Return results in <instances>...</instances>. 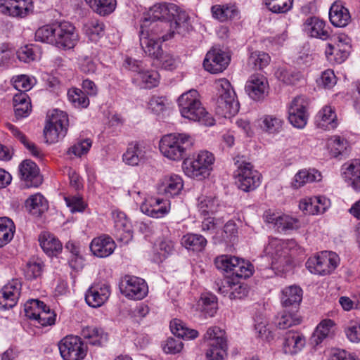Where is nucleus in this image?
<instances>
[{"mask_svg": "<svg viewBox=\"0 0 360 360\" xmlns=\"http://www.w3.org/2000/svg\"><path fill=\"white\" fill-rule=\"evenodd\" d=\"M329 19L334 26L344 27L350 22L351 16L349 10L340 2H335L330 8Z\"/></svg>", "mask_w": 360, "mask_h": 360, "instance_id": "obj_30", "label": "nucleus"}, {"mask_svg": "<svg viewBox=\"0 0 360 360\" xmlns=\"http://www.w3.org/2000/svg\"><path fill=\"white\" fill-rule=\"evenodd\" d=\"M144 19L150 20H171L175 25L176 32L184 36L188 32L190 25L188 16L185 12L178 11L174 4L160 3L151 7Z\"/></svg>", "mask_w": 360, "mask_h": 360, "instance_id": "obj_2", "label": "nucleus"}, {"mask_svg": "<svg viewBox=\"0 0 360 360\" xmlns=\"http://www.w3.org/2000/svg\"><path fill=\"white\" fill-rule=\"evenodd\" d=\"M58 348L64 360H82L86 355V347L78 336L65 337L59 342Z\"/></svg>", "mask_w": 360, "mask_h": 360, "instance_id": "obj_14", "label": "nucleus"}, {"mask_svg": "<svg viewBox=\"0 0 360 360\" xmlns=\"http://www.w3.org/2000/svg\"><path fill=\"white\" fill-rule=\"evenodd\" d=\"M214 160V156L212 153L202 150L192 160L184 161V172L191 178L202 180L210 176Z\"/></svg>", "mask_w": 360, "mask_h": 360, "instance_id": "obj_5", "label": "nucleus"}, {"mask_svg": "<svg viewBox=\"0 0 360 360\" xmlns=\"http://www.w3.org/2000/svg\"><path fill=\"white\" fill-rule=\"evenodd\" d=\"M175 243L173 240L167 238L163 239L158 245L157 254L154 257V261L162 262L168 257L175 252Z\"/></svg>", "mask_w": 360, "mask_h": 360, "instance_id": "obj_48", "label": "nucleus"}, {"mask_svg": "<svg viewBox=\"0 0 360 360\" xmlns=\"http://www.w3.org/2000/svg\"><path fill=\"white\" fill-rule=\"evenodd\" d=\"M15 227L8 217H0V248L8 244L13 238Z\"/></svg>", "mask_w": 360, "mask_h": 360, "instance_id": "obj_45", "label": "nucleus"}, {"mask_svg": "<svg viewBox=\"0 0 360 360\" xmlns=\"http://www.w3.org/2000/svg\"><path fill=\"white\" fill-rule=\"evenodd\" d=\"M219 96L217 101V111L222 116L231 117L239 111V103L229 81L225 78L218 81Z\"/></svg>", "mask_w": 360, "mask_h": 360, "instance_id": "obj_6", "label": "nucleus"}, {"mask_svg": "<svg viewBox=\"0 0 360 360\" xmlns=\"http://www.w3.org/2000/svg\"><path fill=\"white\" fill-rule=\"evenodd\" d=\"M86 3L96 13L105 16L114 11L116 0H85Z\"/></svg>", "mask_w": 360, "mask_h": 360, "instance_id": "obj_44", "label": "nucleus"}, {"mask_svg": "<svg viewBox=\"0 0 360 360\" xmlns=\"http://www.w3.org/2000/svg\"><path fill=\"white\" fill-rule=\"evenodd\" d=\"M56 29V23L39 27L35 32L36 41L54 45Z\"/></svg>", "mask_w": 360, "mask_h": 360, "instance_id": "obj_51", "label": "nucleus"}, {"mask_svg": "<svg viewBox=\"0 0 360 360\" xmlns=\"http://www.w3.org/2000/svg\"><path fill=\"white\" fill-rule=\"evenodd\" d=\"M264 3L272 13H285L292 8L293 0H264Z\"/></svg>", "mask_w": 360, "mask_h": 360, "instance_id": "obj_53", "label": "nucleus"}, {"mask_svg": "<svg viewBox=\"0 0 360 360\" xmlns=\"http://www.w3.org/2000/svg\"><path fill=\"white\" fill-rule=\"evenodd\" d=\"M114 231L113 235L117 240L128 243L133 238L131 224L127 218L125 213L115 212L113 213Z\"/></svg>", "mask_w": 360, "mask_h": 360, "instance_id": "obj_22", "label": "nucleus"}, {"mask_svg": "<svg viewBox=\"0 0 360 360\" xmlns=\"http://www.w3.org/2000/svg\"><path fill=\"white\" fill-rule=\"evenodd\" d=\"M206 238L200 234L188 233L181 238V244L186 249L200 252L207 245Z\"/></svg>", "mask_w": 360, "mask_h": 360, "instance_id": "obj_42", "label": "nucleus"}, {"mask_svg": "<svg viewBox=\"0 0 360 360\" xmlns=\"http://www.w3.org/2000/svg\"><path fill=\"white\" fill-rule=\"evenodd\" d=\"M68 98L75 107L85 108L89 105V99L85 93L77 88L70 89L67 94Z\"/></svg>", "mask_w": 360, "mask_h": 360, "instance_id": "obj_50", "label": "nucleus"}, {"mask_svg": "<svg viewBox=\"0 0 360 360\" xmlns=\"http://www.w3.org/2000/svg\"><path fill=\"white\" fill-rule=\"evenodd\" d=\"M270 60L271 58L268 53L255 51L250 54L248 65L254 70H262L269 64Z\"/></svg>", "mask_w": 360, "mask_h": 360, "instance_id": "obj_49", "label": "nucleus"}, {"mask_svg": "<svg viewBox=\"0 0 360 360\" xmlns=\"http://www.w3.org/2000/svg\"><path fill=\"white\" fill-rule=\"evenodd\" d=\"M139 79L146 84V88L150 89L158 85L159 74L157 71L146 70L144 68L139 75Z\"/></svg>", "mask_w": 360, "mask_h": 360, "instance_id": "obj_62", "label": "nucleus"}, {"mask_svg": "<svg viewBox=\"0 0 360 360\" xmlns=\"http://www.w3.org/2000/svg\"><path fill=\"white\" fill-rule=\"evenodd\" d=\"M304 336L294 330H290L286 333L284 342L283 350L285 354H295L298 353L305 345Z\"/></svg>", "mask_w": 360, "mask_h": 360, "instance_id": "obj_31", "label": "nucleus"}, {"mask_svg": "<svg viewBox=\"0 0 360 360\" xmlns=\"http://www.w3.org/2000/svg\"><path fill=\"white\" fill-rule=\"evenodd\" d=\"M21 285L18 280H13L0 290V310L13 308L20 295Z\"/></svg>", "mask_w": 360, "mask_h": 360, "instance_id": "obj_24", "label": "nucleus"}, {"mask_svg": "<svg viewBox=\"0 0 360 360\" xmlns=\"http://www.w3.org/2000/svg\"><path fill=\"white\" fill-rule=\"evenodd\" d=\"M69 126L68 115L66 112L54 110L44 129L47 143H55L64 138Z\"/></svg>", "mask_w": 360, "mask_h": 360, "instance_id": "obj_11", "label": "nucleus"}, {"mask_svg": "<svg viewBox=\"0 0 360 360\" xmlns=\"http://www.w3.org/2000/svg\"><path fill=\"white\" fill-rule=\"evenodd\" d=\"M234 161L237 167L234 172L237 187L245 192L256 189L260 184V173L254 169L252 164L246 162L243 156H237Z\"/></svg>", "mask_w": 360, "mask_h": 360, "instance_id": "obj_4", "label": "nucleus"}, {"mask_svg": "<svg viewBox=\"0 0 360 360\" xmlns=\"http://www.w3.org/2000/svg\"><path fill=\"white\" fill-rule=\"evenodd\" d=\"M351 48L350 39L345 35L340 36L336 46L327 44L325 54L330 63L340 64L347 58Z\"/></svg>", "mask_w": 360, "mask_h": 360, "instance_id": "obj_18", "label": "nucleus"}, {"mask_svg": "<svg viewBox=\"0 0 360 360\" xmlns=\"http://www.w3.org/2000/svg\"><path fill=\"white\" fill-rule=\"evenodd\" d=\"M19 172L27 187H38L42 183L39 167L30 160H25L20 163Z\"/></svg>", "mask_w": 360, "mask_h": 360, "instance_id": "obj_25", "label": "nucleus"}, {"mask_svg": "<svg viewBox=\"0 0 360 360\" xmlns=\"http://www.w3.org/2000/svg\"><path fill=\"white\" fill-rule=\"evenodd\" d=\"M56 314L51 310L49 306L44 303V307H42L35 321L41 326H48L55 324Z\"/></svg>", "mask_w": 360, "mask_h": 360, "instance_id": "obj_56", "label": "nucleus"}, {"mask_svg": "<svg viewBox=\"0 0 360 360\" xmlns=\"http://www.w3.org/2000/svg\"><path fill=\"white\" fill-rule=\"evenodd\" d=\"M346 181L354 190L360 191V161L355 160L345 172Z\"/></svg>", "mask_w": 360, "mask_h": 360, "instance_id": "obj_46", "label": "nucleus"}, {"mask_svg": "<svg viewBox=\"0 0 360 360\" xmlns=\"http://www.w3.org/2000/svg\"><path fill=\"white\" fill-rule=\"evenodd\" d=\"M170 329L175 338L169 337L163 345V350L167 354H175L183 349L181 338L186 340L195 339L198 336L196 330L187 328L181 320L174 319L170 322Z\"/></svg>", "mask_w": 360, "mask_h": 360, "instance_id": "obj_7", "label": "nucleus"}, {"mask_svg": "<svg viewBox=\"0 0 360 360\" xmlns=\"http://www.w3.org/2000/svg\"><path fill=\"white\" fill-rule=\"evenodd\" d=\"M54 46L64 50L73 49L79 41L75 27L70 22L63 21L56 23Z\"/></svg>", "mask_w": 360, "mask_h": 360, "instance_id": "obj_15", "label": "nucleus"}, {"mask_svg": "<svg viewBox=\"0 0 360 360\" xmlns=\"http://www.w3.org/2000/svg\"><path fill=\"white\" fill-rule=\"evenodd\" d=\"M316 124L318 127L325 130L334 129L338 126L337 116L331 106H324L316 117Z\"/></svg>", "mask_w": 360, "mask_h": 360, "instance_id": "obj_32", "label": "nucleus"}, {"mask_svg": "<svg viewBox=\"0 0 360 360\" xmlns=\"http://www.w3.org/2000/svg\"><path fill=\"white\" fill-rule=\"evenodd\" d=\"M145 159V152L138 143L128 145L126 152L122 155L123 162L131 166H136Z\"/></svg>", "mask_w": 360, "mask_h": 360, "instance_id": "obj_40", "label": "nucleus"}, {"mask_svg": "<svg viewBox=\"0 0 360 360\" xmlns=\"http://www.w3.org/2000/svg\"><path fill=\"white\" fill-rule=\"evenodd\" d=\"M193 145L191 136L184 133H172L162 136L160 141V150L169 160L179 161L188 155Z\"/></svg>", "mask_w": 360, "mask_h": 360, "instance_id": "obj_3", "label": "nucleus"}, {"mask_svg": "<svg viewBox=\"0 0 360 360\" xmlns=\"http://www.w3.org/2000/svg\"><path fill=\"white\" fill-rule=\"evenodd\" d=\"M269 83L262 75H251L245 86V92L254 101L263 100L268 94Z\"/></svg>", "mask_w": 360, "mask_h": 360, "instance_id": "obj_19", "label": "nucleus"}, {"mask_svg": "<svg viewBox=\"0 0 360 360\" xmlns=\"http://www.w3.org/2000/svg\"><path fill=\"white\" fill-rule=\"evenodd\" d=\"M302 319L299 311L284 308L276 317L275 324L278 328L284 330L299 325Z\"/></svg>", "mask_w": 360, "mask_h": 360, "instance_id": "obj_34", "label": "nucleus"}, {"mask_svg": "<svg viewBox=\"0 0 360 360\" xmlns=\"http://www.w3.org/2000/svg\"><path fill=\"white\" fill-rule=\"evenodd\" d=\"M339 263L340 257L335 252L324 251L309 258L305 266L311 273L325 276L334 271Z\"/></svg>", "mask_w": 360, "mask_h": 360, "instance_id": "obj_13", "label": "nucleus"}, {"mask_svg": "<svg viewBox=\"0 0 360 360\" xmlns=\"http://www.w3.org/2000/svg\"><path fill=\"white\" fill-rule=\"evenodd\" d=\"M214 264L218 269L240 278H250L254 271V266L249 261L231 255L217 257Z\"/></svg>", "mask_w": 360, "mask_h": 360, "instance_id": "obj_8", "label": "nucleus"}, {"mask_svg": "<svg viewBox=\"0 0 360 360\" xmlns=\"http://www.w3.org/2000/svg\"><path fill=\"white\" fill-rule=\"evenodd\" d=\"M116 248L115 241L111 237L103 235L95 238L90 244V250L98 257H107L114 252Z\"/></svg>", "mask_w": 360, "mask_h": 360, "instance_id": "obj_28", "label": "nucleus"}, {"mask_svg": "<svg viewBox=\"0 0 360 360\" xmlns=\"http://www.w3.org/2000/svg\"><path fill=\"white\" fill-rule=\"evenodd\" d=\"M308 120L307 106L304 100L302 97L295 98L290 103L288 109V120L296 128H304Z\"/></svg>", "mask_w": 360, "mask_h": 360, "instance_id": "obj_20", "label": "nucleus"}, {"mask_svg": "<svg viewBox=\"0 0 360 360\" xmlns=\"http://www.w3.org/2000/svg\"><path fill=\"white\" fill-rule=\"evenodd\" d=\"M230 56L219 48L212 47L206 54L203 60L205 70L212 74L222 72L230 63Z\"/></svg>", "mask_w": 360, "mask_h": 360, "instance_id": "obj_17", "label": "nucleus"}, {"mask_svg": "<svg viewBox=\"0 0 360 360\" xmlns=\"http://www.w3.org/2000/svg\"><path fill=\"white\" fill-rule=\"evenodd\" d=\"M211 13L213 18L223 22L238 17L239 11L233 4H216L211 7Z\"/></svg>", "mask_w": 360, "mask_h": 360, "instance_id": "obj_35", "label": "nucleus"}, {"mask_svg": "<svg viewBox=\"0 0 360 360\" xmlns=\"http://www.w3.org/2000/svg\"><path fill=\"white\" fill-rule=\"evenodd\" d=\"M120 289L125 297L132 300H142L148 294V285L141 278L126 275L120 284Z\"/></svg>", "mask_w": 360, "mask_h": 360, "instance_id": "obj_16", "label": "nucleus"}, {"mask_svg": "<svg viewBox=\"0 0 360 360\" xmlns=\"http://www.w3.org/2000/svg\"><path fill=\"white\" fill-rule=\"evenodd\" d=\"M347 142L340 136H333L328 139L327 147L330 155L336 158L341 155L346 148Z\"/></svg>", "mask_w": 360, "mask_h": 360, "instance_id": "obj_59", "label": "nucleus"}, {"mask_svg": "<svg viewBox=\"0 0 360 360\" xmlns=\"http://www.w3.org/2000/svg\"><path fill=\"white\" fill-rule=\"evenodd\" d=\"M91 146V141L86 139L79 141L78 143L72 145L69 148L68 154L74 155L75 156L80 157L83 154L86 153Z\"/></svg>", "mask_w": 360, "mask_h": 360, "instance_id": "obj_64", "label": "nucleus"}, {"mask_svg": "<svg viewBox=\"0 0 360 360\" xmlns=\"http://www.w3.org/2000/svg\"><path fill=\"white\" fill-rule=\"evenodd\" d=\"M283 124V119L276 115H264L258 120L260 129L269 134L279 133L282 129Z\"/></svg>", "mask_w": 360, "mask_h": 360, "instance_id": "obj_37", "label": "nucleus"}, {"mask_svg": "<svg viewBox=\"0 0 360 360\" xmlns=\"http://www.w3.org/2000/svg\"><path fill=\"white\" fill-rule=\"evenodd\" d=\"M48 202L40 193L31 195L25 201L26 210L35 217H40L48 210Z\"/></svg>", "mask_w": 360, "mask_h": 360, "instance_id": "obj_38", "label": "nucleus"}, {"mask_svg": "<svg viewBox=\"0 0 360 360\" xmlns=\"http://www.w3.org/2000/svg\"><path fill=\"white\" fill-rule=\"evenodd\" d=\"M319 199L310 198L300 202V209L309 214H319L324 213L323 207H319Z\"/></svg>", "mask_w": 360, "mask_h": 360, "instance_id": "obj_58", "label": "nucleus"}, {"mask_svg": "<svg viewBox=\"0 0 360 360\" xmlns=\"http://www.w3.org/2000/svg\"><path fill=\"white\" fill-rule=\"evenodd\" d=\"M162 68L167 70H173L176 68L179 60L170 53L162 52L160 57L157 59Z\"/></svg>", "mask_w": 360, "mask_h": 360, "instance_id": "obj_63", "label": "nucleus"}, {"mask_svg": "<svg viewBox=\"0 0 360 360\" xmlns=\"http://www.w3.org/2000/svg\"><path fill=\"white\" fill-rule=\"evenodd\" d=\"M183 180L179 175L172 174L165 176L158 186L159 194L164 195L167 198L173 197L179 194L183 188Z\"/></svg>", "mask_w": 360, "mask_h": 360, "instance_id": "obj_29", "label": "nucleus"}, {"mask_svg": "<svg viewBox=\"0 0 360 360\" xmlns=\"http://www.w3.org/2000/svg\"><path fill=\"white\" fill-rule=\"evenodd\" d=\"M303 291L296 285H290L281 291V302L283 308L299 311Z\"/></svg>", "mask_w": 360, "mask_h": 360, "instance_id": "obj_27", "label": "nucleus"}, {"mask_svg": "<svg viewBox=\"0 0 360 360\" xmlns=\"http://www.w3.org/2000/svg\"><path fill=\"white\" fill-rule=\"evenodd\" d=\"M225 335V331L217 326L207 329L203 338L209 341V348L206 352L208 360H223L226 356L228 345Z\"/></svg>", "mask_w": 360, "mask_h": 360, "instance_id": "obj_9", "label": "nucleus"}, {"mask_svg": "<svg viewBox=\"0 0 360 360\" xmlns=\"http://www.w3.org/2000/svg\"><path fill=\"white\" fill-rule=\"evenodd\" d=\"M200 302L202 315L205 318L213 317L218 309L217 297L210 293L203 294L201 295Z\"/></svg>", "mask_w": 360, "mask_h": 360, "instance_id": "obj_41", "label": "nucleus"}, {"mask_svg": "<svg viewBox=\"0 0 360 360\" xmlns=\"http://www.w3.org/2000/svg\"><path fill=\"white\" fill-rule=\"evenodd\" d=\"M39 242L44 252L49 256H56L63 248L60 241L49 232L41 233L39 236Z\"/></svg>", "mask_w": 360, "mask_h": 360, "instance_id": "obj_36", "label": "nucleus"}, {"mask_svg": "<svg viewBox=\"0 0 360 360\" xmlns=\"http://www.w3.org/2000/svg\"><path fill=\"white\" fill-rule=\"evenodd\" d=\"M321 177V173L315 169L300 170L295 174L292 182V186L295 188H299L305 184L320 181Z\"/></svg>", "mask_w": 360, "mask_h": 360, "instance_id": "obj_43", "label": "nucleus"}, {"mask_svg": "<svg viewBox=\"0 0 360 360\" xmlns=\"http://www.w3.org/2000/svg\"><path fill=\"white\" fill-rule=\"evenodd\" d=\"M105 25L101 21L92 19L84 26L85 34L92 41H97L104 34Z\"/></svg>", "mask_w": 360, "mask_h": 360, "instance_id": "obj_47", "label": "nucleus"}, {"mask_svg": "<svg viewBox=\"0 0 360 360\" xmlns=\"http://www.w3.org/2000/svg\"><path fill=\"white\" fill-rule=\"evenodd\" d=\"M275 226L278 231H287L289 230L297 229L300 227L297 219L288 215L278 216L275 221Z\"/></svg>", "mask_w": 360, "mask_h": 360, "instance_id": "obj_55", "label": "nucleus"}, {"mask_svg": "<svg viewBox=\"0 0 360 360\" xmlns=\"http://www.w3.org/2000/svg\"><path fill=\"white\" fill-rule=\"evenodd\" d=\"M271 259V269L278 271H288L292 264L289 248L281 240L274 238L269 241L265 249Z\"/></svg>", "mask_w": 360, "mask_h": 360, "instance_id": "obj_10", "label": "nucleus"}, {"mask_svg": "<svg viewBox=\"0 0 360 360\" xmlns=\"http://www.w3.org/2000/svg\"><path fill=\"white\" fill-rule=\"evenodd\" d=\"M32 0H0V12L13 17H24L32 11Z\"/></svg>", "mask_w": 360, "mask_h": 360, "instance_id": "obj_21", "label": "nucleus"}, {"mask_svg": "<svg viewBox=\"0 0 360 360\" xmlns=\"http://www.w3.org/2000/svg\"><path fill=\"white\" fill-rule=\"evenodd\" d=\"M161 40L145 36L143 31H140V44L144 53L149 57L157 60L160 57L163 50Z\"/></svg>", "mask_w": 360, "mask_h": 360, "instance_id": "obj_33", "label": "nucleus"}, {"mask_svg": "<svg viewBox=\"0 0 360 360\" xmlns=\"http://www.w3.org/2000/svg\"><path fill=\"white\" fill-rule=\"evenodd\" d=\"M143 31L145 36L161 40L162 41H168L176 34L175 25L171 20H150V19H143L141 25V30Z\"/></svg>", "mask_w": 360, "mask_h": 360, "instance_id": "obj_12", "label": "nucleus"}, {"mask_svg": "<svg viewBox=\"0 0 360 360\" xmlns=\"http://www.w3.org/2000/svg\"><path fill=\"white\" fill-rule=\"evenodd\" d=\"M65 248L69 250L73 256V258L69 261V264L71 268L77 271L81 269L82 258L80 255L79 246L72 241H69L65 244Z\"/></svg>", "mask_w": 360, "mask_h": 360, "instance_id": "obj_57", "label": "nucleus"}, {"mask_svg": "<svg viewBox=\"0 0 360 360\" xmlns=\"http://www.w3.org/2000/svg\"><path fill=\"white\" fill-rule=\"evenodd\" d=\"M333 326L334 322L330 319H325L321 321L312 334L311 338V344L317 346L326 338L331 337L333 335Z\"/></svg>", "mask_w": 360, "mask_h": 360, "instance_id": "obj_39", "label": "nucleus"}, {"mask_svg": "<svg viewBox=\"0 0 360 360\" xmlns=\"http://www.w3.org/2000/svg\"><path fill=\"white\" fill-rule=\"evenodd\" d=\"M42 307H44L43 302L39 300H30L25 304V314L28 319L36 320L37 314L39 313Z\"/></svg>", "mask_w": 360, "mask_h": 360, "instance_id": "obj_61", "label": "nucleus"}, {"mask_svg": "<svg viewBox=\"0 0 360 360\" xmlns=\"http://www.w3.org/2000/svg\"><path fill=\"white\" fill-rule=\"evenodd\" d=\"M198 97L199 94L195 89L189 90L180 96L178 103L181 115L205 126L214 125V119L202 105Z\"/></svg>", "mask_w": 360, "mask_h": 360, "instance_id": "obj_1", "label": "nucleus"}, {"mask_svg": "<svg viewBox=\"0 0 360 360\" xmlns=\"http://www.w3.org/2000/svg\"><path fill=\"white\" fill-rule=\"evenodd\" d=\"M110 295V285L107 283H94L86 291L85 300L86 304L97 308L102 306Z\"/></svg>", "mask_w": 360, "mask_h": 360, "instance_id": "obj_23", "label": "nucleus"}, {"mask_svg": "<svg viewBox=\"0 0 360 360\" xmlns=\"http://www.w3.org/2000/svg\"><path fill=\"white\" fill-rule=\"evenodd\" d=\"M198 204L199 212L201 214L206 216L210 214H212L217 211V200L211 197H205L202 199H199Z\"/></svg>", "mask_w": 360, "mask_h": 360, "instance_id": "obj_60", "label": "nucleus"}, {"mask_svg": "<svg viewBox=\"0 0 360 360\" xmlns=\"http://www.w3.org/2000/svg\"><path fill=\"white\" fill-rule=\"evenodd\" d=\"M303 30L311 37L326 40L330 37L329 27L324 20L317 17L308 18L303 25Z\"/></svg>", "mask_w": 360, "mask_h": 360, "instance_id": "obj_26", "label": "nucleus"}, {"mask_svg": "<svg viewBox=\"0 0 360 360\" xmlns=\"http://www.w3.org/2000/svg\"><path fill=\"white\" fill-rule=\"evenodd\" d=\"M278 79L288 85L295 84L302 78V74L299 71L281 68L276 72Z\"/></svg>", "mask_w": 360, "mask_h": 360, "instance_id": "obj_54", "label": "nucleus"}, {"mask_svg": "<svg viewBox=\"0 0 360 360\" xmlns=\"http://www.w3.org/2000/svg\"><path fill=\"white\" fill-rule=\"evenodd\" d=\"M162 200L157 198L154 200V202L148 206V205H142L141 211L147 215L153 218H160L168 213L166 206L159 207L162 202Z\"/></svg>", "mask_w": 360, "mask_h": 360, "instance_id": "obj_52", "label": "nucleus"}]
</instances>
